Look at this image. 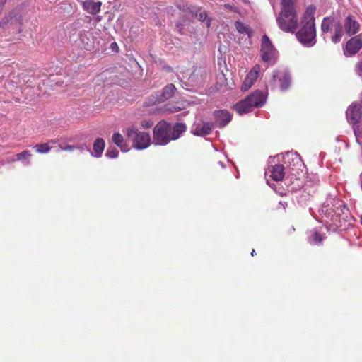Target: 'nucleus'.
<instances>
[{
    "instance_id": "1",
    "label": "nucleus",
    "mask_w": 362,
    "mask_h": 362,
    "mask_svg": "<svg viewBox=\"0 0 362 362\" xmlns=\"http://www.w3.org/2000/svg\"><path fill=\"white\" fill-rule=\"evenodd\" d=\"M348 212V208L339 202L332 207L329 204L323 205L320 209L322 221L327 230L334 231L339 228L345 227L343 223L346 221Z\"/></svg>"
},
{
    "instance_id": "2",
    "label": "nucleus",
    "mask_w": 362,
    "mask_h": 362,
    "mask_svg": "<svg viewBox=\"0 0 362 362\" xmlns=\"http://www.w3.org/2000/svg\"><path fill=\"white\" fill-rule=\"evenodd\" d=\"M315 8L310 6L307 8L301 21V28L296 33L298 41L305 47H310L316 43V30L314 14Z\"/></svg>"
},
{
    "instance_id": "3",
    "label": "nucleus",
    "mask_w": 362,
    "mask_h": 362,
    "mask_svg": "<svg viewBox=\"0 0 362 362\" xmlns=\"http://www.w3.org/2000/svg\"><path fill=\"white\" fill-rule=\"evenodd\" d=\"M186 129V125L182 123L172 125L160 122L153 129V141L156 145H166L170 141L179 139Z\"/></svg>"
},
{
    "instance_id": "4",
    "label": "nucleus",
    "mask_w": 362,
    "mask_h": 362,
    "mask_svg": "<svg viewBox=\"0 0 362 362\" xmlns=\"http://www.w3.org/2000/svg\"><path fill=\"white\" fill-rule=\"evenodd\" d=\"M266 102V96L260 90L252 92L245 99L234 105V109L239 115H243L252 110L254 107H260Z\"/></svg>"
},
{
    "instance_id": "5",
    "label": "nucleus",
    "mask_w": 362,
    "mask_h": 362,
    "mask_svg": "<svg viewBox=\"0 0 362 362\" xmlns=\"http://www.w3.org/2000/svg\"><path fill=\"white\" fill-rule=\"evenodd\" d=\"M279 28L286 33H293L298 27L297 11H280L276 17Z\"/></svg>"
},
{
    "instance_id": "6",
    "label": "nucleus",
    "mask_w": 362,
    "mask_h": 362,
    "mask_svg": "<svg viewBox=\"0 0 362 362\" xmlns=\"http://www.w3.org/2000/svg\"><path fill=\"white\" fill-rule=\"evenodd\" d=\"M128 139L132 142V146L137 150H143L151 144V136L148 133L141 132L134 127L127 129Z\"/></svg>"
},
{
    "instance_id": "7",
    "label": "nucleus",
    "mask_w": 362,
    "mask_h": 362,
    "mask_svg": "<svg viewBox=\"0 0 362 362\" xmlns=\"http://www.w3.org/2000/svg\"><path fill=\"white\" fill-rule=\"evenodd\" d=\"M261 54L263 62L269 64H274L277 58V52L266 35L262 39Z\"/></svg>"
},
{
    "instance_id": "8",
    "label": "nucleus",
    "mask_w": 362,
    "mask_h": 362,
    "mask_svg": "<svg viewBox=\"0 0 362 362\" xmlns=\"http://www.w3.org/2000/svg\"><path fill=\"white\" fill-rule=\"evenodd\" d=\"M362 47V38L361 35H358L351 38L346 45L344 49V54L346 57H351L357 53Z\"/></svg>"
},
{
    "instance_id": "9",
    "label": "nucleus",
    "mask_w": 362,
    "mask_h": 362,
    "mask_svg": "<svg viewBox=\"0 0 362 362\" xmlns=\"http://www.w3.org/2000/svg\"><path fill=\"white\" fill-rule=\"evenodd\" d=\"M346 117L350 123L356 124L362 116V105L356 103H352L346 110Z\"/></svg>"
},
{
    "instance_id": "10",
    "label": "nucleus",
    "mask_w": 362,
    "mask_h": 362,
    "mask_svg": "<svg viewBox=\"0 0 362 362\" xmlns=\"http://www.w3.org/2000/svg\"><path fill=\"white\" fill-rule=\"evenodd\" d=\"M214 124L212 122H198L193 124L192 127V133L197 136H205L209 134L213 129Z\"/></svg>"
},
{
    "instance_id": "11",
    "label": "nucleus",
    "mask_w": 362,
    "mask_h": 362,
    "mask_svg": "<svg viewBox=\"0 0 362 362\" xmlns=\"http://www.w3.org/2000/svg\"><path fill=\"white\" fill-rule=\"evenodd\" d=\"M259 71L260 66L257 64L252 67V69L249 71L241 87V89L243 91L247 90L254 84L259 76Z\"/></svg>"
},
{
    "instance_id": "12",
    "label": "nucleus",
    "mask_w": 362,
    "mask_h": 362,
    "mask_svg": "<svg viewBox=\"0 0 362 362\" xmlns=\"http://www.w3.org/2000/svg\"><path fill=\"white\" fill-rule=\"evenodd\" d=\"M215 124L218 127H223L232 119V115L228 110H221L214 113Z\"/></svg>"
},
{
    "instance_id": "13",
    "label": "nucleus",
    "mask_w": 362,
    "mask_h": 362,
    "mask_svg": "<svg viewBox=\"0 0 362 362\" xmlns=\"http://www.w3.org/2000/svg\"><path fill=\"white\" fill-rule=\"evenodd\" d=\"M274 81H278L280 85V88L282 90H286L291 83V77L286 71H277L273 75Z\"/></svg>"
},
{
    "instance_id": "14",
    "label": "nucleus",
    "mask_w": 362,
    "mask_h": 362,
    "mask_svg": "<svg viewBox=\"0 0 362 362\" xmlns=\"http://www.w3.org/2000/svg\"><path fill=\"white\" fill-rule=\"evenodd\" d=\"M175 90L176 88L173 84H168L161 93H156V99L154 103H161L170 99L173 97Z\"/></svg>"
},
{
    "instance_id": "15",
    "label": "nucleus",
    "mask_w": 362,
    "mask_h": 362,
    "mask_svg": "<svg viewBox=\"0 0 362 362\" xmlns=\"http://www.w3.org/2000/svg\"><path fill=\"white\" fill-rule=\"evenodd\" d=\"M101 5L100 1H93L92 0H86L82 2L83 9L93 15L100 12Z\"/></svg>"
},
{
    "instance_id": "16",
    "label": "nucleus",
    "mask_w": 362,
    "mask_h": 362,
    "mask_svg": "<svg viewBox=\"0 0 362 362\" xmlns=\"http://www.w3.org/2000/svg\"><path fill=\"white\" fill-rule=\"evenodd\" d=\"M105 143L103 139L98 138L95 140L93 145V151L89 150L90 155L95 158H100L105 149Z\"/></svg>"
},
{
    "instance_id": "17",
    "label": "nucleus",
    "mask_w": 362,
    "mask_h": 362,
    "mask_svg": "<svg viewBox=\"0 0 362 362\" xmlns=\"http://www.w3.org/2000/svg\"><path fill=\"white\" fill-rule=\"evenodd\" d=\"M344 28L346 33L349 35H352L358 32L359 24L351 16H349L346 18Z\"/></svg>"
},
{
    "instance_id": "18",
    "label": "nucleus",
    "mask_w": 362,
    "mask_h": 362,
    "mask_svg": "<svg viewBox=\"0 0 362 362\" xmlns=\"http://www.w3.org/2000/svg\"><path fill=\"white\" fill-rule=\"evenodd\" d=\"M322 227L320 228H314L311 230L308 235V241L313 245L320 244L324 239V235L322 233Z\"/></svg>"
},
{
    "instance_id": "19",
    "label": "nucleus",
    "mask_w": 362,
    "mask_h": 362,
    "mask_svg": "<svg viewBox=\"0 0 362 362\" xmlns=\"http://www.w3.org/2000/svg\"><path fill=\"white\" fill-rule=\"evenodd\" d=\"M56 144L55 140H51L47 143L36 144L33 148L38 153H47L54 148V145Z\"/></svg>"
},
{
    "instance_id": "20",
    "label": "nucleus",
    "mask_w": 362,
    "mask_h": 362,
    "mask_svg": "<svg viewBox=\"0 0 362 362\" xmlns=\"http://www.w3.org/2000/svg\"><path fill=\"white\" fill-rule=\"evenodd\" d=\"M270 177L276 181L281 180L284 177V168L282 165H275L269 170Z\"/></svg>"
},
{
    "instance_id": "21",
    "label": "nucleus",
    "mask_w": 362,
    "mask_h": 362,
    "mask_svg": "<svg viewBox=\"0 0 362 362\" xmlns=\"http://www.w3.org/2000/svg\"><path fill=\"white\" fill-rule=\"evenodd\" d=\"M59 151H78L79 152L89 151V148L87 147L86 144L82 145H66L65 146H62L61 145L59 146Z\"/></svg>"
},
{
    "instance_id": "22",
    "label": "nucleus",
    "mask_w": 362,
    "mask_h": 362,
    "mask_svg": "<svg viewBox=\"0 0 362 362\" xmlns=\"http://www.w3.org/2000/svg\"><path fill=\"white\" fill-rule=\"evenodd\" d=\"M296 0H281L280 6L281 11H297L295 6Z\"/></svg>"
},
{
    "instance_id": "23",
    "label": "nucleus",
    "mask_w": 362,
    "mask_h": 362,
    "mask_svg": "<svg viewBox=\"0 0 362 362\" xmlns=\"http://www.w3.org/2000/svg\"><path fill=\"white\" fill-rule=\"evenodd\" d=\"M235 27L239 33L245 34L248 36L249 38H251L252 36V29L245 23L240 21H236L235 23Z\"/></svg>"
},
{
    "instance_id": "24",
    "label": "nucleus",
    "mask_w": 362,
    "mask_h": 362,
    "mask_svg": "<svg viewBox=\"0 0 362 362\" xmlns=\"http://www.w3.org/2000/svg\"><path fill=\"white\" fill-rule=\"evenodd\" d=\"M112 141L120 148L122 151H127V148L124 144V138L121 134L118 132L114 133L112 135Z\"/></svg>"
},
{
    "instance_id": "25",
    "label": "nucleus",
    "mask_w": 362,
    "mask_h": 362,
    "mask_svg": "<svg viewBox=\"0 0 362 362\" xmlns=\"http://www.w3.org/2000/svg\"><path fill=\"white\" fill-rule=\"evenodd\" d=\"M195 16L200 21H206V26L209 28L211 25V19L207 17L206 11L202 10L201 8L197 9L195 12Z\"/></svg>"
},
{
    "instance_id": "26",
    "label": "nucleus",
    "mask_w": 362,
    "mask_h": 362,
    "mask_svg": "<svg viewBox=\"0 0 362 362\" xmlns=\"http://www.w3.org/2000/svg\"><path fill=\"white\" fill-rule=\"evenodd\" d=\"M342 35H343L342 26L339 23H338L335 28L334 35L332 37V41L334 43L339 42L341 39Z\"/></svg>"
},
{
    "instance_id": "27",
    "label": "nucleus",
    "mask_w": 362,
    "mask_h": 362,
    "mask_svg": "<svg viewBox=\"0 0 362 362\" xmlns=\"http://www.w3.org/2000/svg\"><path fill=\"white\" fill-rule=\"evenodd\" d=\"M332 24V20L329 18L323 19L321 25V29L323 33H327L329 30L330 26Z\"/></svg>"
},
{
    "instance_id": "28",
    "label": "nucleus",
    "mask_w": 362,
    "mask_h": 362,
    "mask_svg": "<svg viewBox=\"0 0 362 362\" xmlns=\"http://www.w3.org/2000/svg\"><path fill=\"white\" fill-rule=\"evenodd\" d=\"M105 155L109 158H116L118 156V151L115 147L110 146L107 148Z\"/></svg>"
},
{
    "instance_id": "29",
    "label": "nucleus",
    "mask_w": 362,
    "mask_h": 362,
    "mask_svg": "<svg viewBox=\"0 0 362 362\" xmlns=\"http://www.w3.org/2000/svg\"><path fill=\"white\" fill-rule=\"evenodd\" d=\"M13 21V17L5 16L0 21V27L2 28H5L8 24H12Z\"/></svg>"
},
{
    "instance_id": "30",
    "label": "nucleus",
    "mask_w": 362,
    "mask_h": 362,
    "mask_svg": "<svg viewBox=\"0 0 362 362\" xmlns=\"http://www.w3.org/2000/svg\"><path fill=\"white\" fill-rule=\"evenodd\" d=\"M282 156V158H297L300 156L296 151H286L284 153L281 154Z\"/></svg>"
},
{
    "instance_id": "31",
    "label": "nucleus",
    "mask_w": 362,
    "mask_h": 362,
    "mask_svg": "<svg viewBox=\"0 0 362 362\" xmlns=\"http://www.w3.org/2000/svg\"><path fill=\"white\" fill-rule=\"evenodd\" d=\"M354 134L357 141L359 143V139L362 138V125H358L354 128Z\"/></svg>"
},
{
    "instance_id": "32",
    "label": "nucleus",
    "mask_w": 362,
    "mask_h": 362,
    "mask_svg": "<svg viewBox=\"0 0 362 362\" xmlns=\"http://www.w3.org/2000/svg\"><path fill=\"white\" fill-rule=\"evenodd\" d=\"M16 156L17 158H27L28 157L32 156V154L30 153V151L25 150L18 153Z\"/></svg>"
},
{
    "instance_id": "33",
    "label": "nucleus",
    "mask_w": 362,
    "mask_h": 362,
    "mask_svg": "<svg viewBox=\"0 0 362 362\" xmlns=\"http://www.w3.org/2000/svg\"><path fill=\"white\" fill-rule=\"evenodd\" d=\"M218 164L221 168H225L226 166L230 167V165H233V163H232V160H225L224 161H219Z\"/></svg>"
},
{
    "instance_id": "34",
    "label": "nucleus",
    "mask_w": 362,
    "mask_h": 362,
    "mask_svg": "<svg viewBox=\"0 0 362 362\" xmlns=\"http://www.w3.org/2000/svg\"><path fill=\"white\" fill-rule=\"evenodd\" d=\"M153 124V122L151 120H143L141 122V126L145 129H148L151 127Z\"/></svg>"
},
{
    "instance_id": "35",
    "label": "nucleus",
    "mask_w": 362,
    "mask_h": 362,
    "mask_svg": "<svg viewBox=\"0 0 362 362\" xmlns=\"http://www.w3.org/2000/svg\"><path fill=\"white\" fill-rule=\"evenodd\" d=\"M356 72L359 76H362V62H358L356 66Z\"/></svg>"
},
{
    "instance_id": "36",
    "label": "nucleus",
    "mask_w": 362,
    "mask_h": 362,
    "mask_svg": "<svg viewBox=\"0 0 362 362\" xmlns=\"http://www.w3.org/2000/svg\"><path fill=\"white\" fill-rule=\"evenodd\" d=\"M7 0H0V14L2 12L3 8Z\"/></svg>"
},
{
    "instance_id": "37",
    "label": "nucleus",
    "mask_w": 362,
    "mask_h": 362,
    "mask_svg": "<svg viewBox=\"0 0 362 362\" xmlns=\"http://www.w3.org/2000/svg\"><path fill=\"white\" fill-rule=\"evenodd\" d=\"M255 253V250L253 249V250H252V252H251V255H252V256H254Z\"/></svg>"
},
{
    "instance_id": "38",
    "label": "nucleus",
    "mask_w": 362,
    "mask_h": 362,
    "mask_svg": "<svg viewBox=\"0 0 362 362\" xmlns=\"http://www.w3.org/2000/svg\"><path fill=\"white\" fill-rule=\"evenodd\" d=\"M97 21H100V18L99 16L97 17Z\"/></svg>"
},
{
    "instance_id": "39",
    "label": "nucleus",
    "mask_w": 362,
    "mask_h": 362,
    "mask_svg": "<svg viewBox=\"0 0 362 362\" xmlns=\"http://www.w3.org/2000/svg\"><path fill=\"white\" fill-rule=\"evenodd\" d=\"M114 45H113V47H115V45H117V43H116V42H114Z\"/></svg>"
},
{
    "instance_id": "40",
    "label": "nucleus",
    "mask_w": 362,
    "mask_h": 362,
    "mask_svg": "<svg viewBox=\"0 0 362 362\" xmlns=\"http://www.w3.org/2000/svg\"><path fill=\"white\" fill-rule=\"evenodd\" d=\"M114 45H113V47H115V45H117V43H116V42H114Z\"/></svg>"
},
{
    "instance_id": "41",
    "label": "nucleus",
    "mask_w": 362,
    "mask_h": 362,
    "mask_svg": "<svg viewBox=\"0 0 362 362\" xmlns=\"http://www.w3.org/2000/svg\"><path fill=\"white\" fill-rule=\"evenodd\" d=\"M114 45H113V47H115V45H117V43H116V42H114Z\"/></svg>"
}]
</instances>
